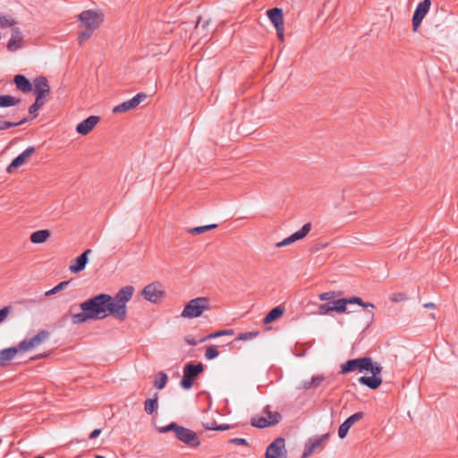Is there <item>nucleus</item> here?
Here are the masks:
<instances>
[{
	"label": "nucleus",
	"instance_id": "f8f14e48",
	"mask_svg": "<svg viewBox=\"0 0 458 458\" xmlns=\"http://www.w3.org/2000/svg\"><path fill=\"white\" fill-rule=\"evenodd\" d=\"M147 94L143 92H140L136 94L133 98L129 100H126L113 108V113L119 114L124 113L129 110L136 108L142 101L147 98Z\"/></svg>",
	"mask_w": 458,
	"mask_h": 458
},
{
	"label": "nucleus",
	"instance_id": "a211bd4d",
	"mask_svg": "<svg viewBox=\"0 0 458 458\" xmlns=\"http://www.w3.org/2000/svg\"><path fill=\"white\" fill-rule=\"evenodd\" d=\"M24 93L33 92L36 95L35 102L40 105L42 107L46 101L47 96L50 94V88H18Z\"/></svg>",
	"mask_w": 458,
	"mask_h": 458
},
{
	"label": "nucleus",
	"instance_id": "39448f33",
	"mask_svg": "<svg viewBox=\"0 0 458 458\" xmlns=\"http://www.w3.org/2000/svg\"><path fill=\"white\" fill-rule=\"evenodd\" d=\"M204 371V365L201 362H188L183 367V375L180 381V386L184 390H190L194 380Z\"/></svg>",
	"mask_w": 458,
	"mask_h": 458
},
{
	"label": "nucleus",
	"instance_id": "393cba45",
	"mask_svg": "<svg viewBox=\"0 0 458 458\" xmlns=\"http://www.w3.org/2000/svg\"><path fill=\"white\" fill-rule=\"evenodd\" d=\"M18 352L15 346H11L8 348H4L0 351V367L4 364V362L12 360L16 355Z\"/></svg>",
	"mask_w": 458,
	"mask_h": 458
},
{
	"label": "nucleus",
	"instance_id": "0e129e2a",
	"mask_svg": "<svg viewBox=\"0 0 458 458\" xmlns=\"http://www.w3.org/2000/svg\"><path fill=\"white\" fill-rule=\"evenodd\" d=\"M72 309H73V306L70 307L69 312H71Z\"/></svg>",
	"mask_w": 458,
	"mask_h": 458
},
{
	"label": "nucleus",
	"instance_id": "cd10ccee",
	"mask_svg": "<svg viewBox=\"0 0 458 458\" xmlns=\"http://www.w3.org/2000/svg\"><path fill=\"white\" fill-rule=\"evenodd\" d=\"M49 335L50 333L47 330L42 329L38 331L37 335L29 339L32 348L39 345L41 343L47 340Z\"/></svg>",
	"mask_w": 458,
	"mask_h": 458
},
{
	"label": "nucleus",
	"instance_id": "2eb2a0df",
	"mask_svg": "<svg viewBox=\"0 0 458 458\" xmlns=\"http://www.w3.org/2000/svg\"><path fill=\"white\" fill-rule=\"evenodd\" d=\"M364 412L363 411H358V412H355L354 414L351 415L350 417H348L340 426H339V428H338V437L341 438V439H344L347 434H348V431L349 429L352 427V425L360 420L361 419L364 418Z\"/></svg>",
	"mask_w": 458,
	"mask_h": 458
},
{
	"label": "nucleus",
	"instance_id": "864d4df0",
	"mask_svg": "<svg viewBox=\"0 0 458 458\" xmlns=\"http://www.w3.org/2000/svg\"><path fill=\"white\" fill-rule=\"evenodd\" d=\"M47 356H48L47 352H43V353H39V354H37V355L31 357L30 360H38L40 359L47 358Z\"/></svg>",
	"mask_w": 458,
	"mask_h": 458
},
{
	"label": "nucleus",
	"instance_id": "20e7f679",
	"mask_svg": "<svg viewBox=\"0 0 458 458\" xmlns=\"http://www.w3.org/2000/svg\"><path fill=\"white\" fill-rule=\"evenodd\" d=\"M211 307L209 304V299L206 297H197L189 301L181 313V317L185 318H195L202 315L205 310H210Z\"/></svg>",
	"mask_w": 458,
	"mask_h": 458
},
{
	"label": "nucleus",
	"instance_id": "412c9836",
	"mask_svg": "<svg viewBox=\"0 0 458 458\" xmlns=\"http://www.w3.org/2000/svg\"><path fill=\"white\" fill-rule=\"evenodd\" d=\"M358 382L360 385L365 386L371 390H376L381 386L383 379L382 377H377L376 375L362 376L358 379Z\"/></svg>",
	"mask_w": 458,
	"mask_h": 458
},
{
	"label": "nucleus",
	"instance_id": "8fccbe9b",
	"mask_svg": "<svg viewBox=\"0 0 458 458\" xmlns=\"http://www.w3.org/2000/svg\"><path fill=\"white\" fill-rule=\"evenodd\" d=\"M230 443L238 445H249L248 441L245 438H240V437L232 438L230 440Z\"/></svg>",
	"mask_w": 458,
	"mask_h": 458
},
{
	"label": "nucleus",
	"instance_id": "7c9ffc66",
	"mask_svg": "<svg viewBox=\"0 0 458 458\" xmlns=\"http://www.w3.org/2000/svg\"><path fill=\"white\" fill-rule=\"evenodd\" d=\"M344 300L346 301V306L348 304H358L359 306L367 309L371 308L375 309V305L371 302H364L363 300L360 297L358 296H352L350 298H344Z\"/></svg>",
	"mask_w": 458,
	"mask_h": 458
},
{
	"label": "nucleus",
	"instance_id": "c756f323",
	"mask_svg": "<svg viewBox=\"0 0 458 458\" xmlns=\"http://www.w3.org/2000/svg\"><path fill=\"white\" fill-rule=\"evenodd\" d=\"M250 424L252 427L258 428H265L267 427L272 426L269 420L266 417L262 416H254L250 420Z\"/></svg>",
	"mask_w": 458,
	"mask_h": 458
},
{
	"label": "nucleus",
	"instance_id": "58836bf2",
	"mask_svg": "<svg viewBox=\"0 0 458 458\" xmlns=\"http://www.w3.org/2000/svg\"><path fill=\"white\" fill-rule=\"evenodd\" d=\"M259 331H250V332H244V333H241L236 338L235 340L236 341H248V340H251L253 339L254 337H256L257 335H259Z\"/></svg>",
	"mask_w": 458,
	"mask_h": 458
},
{
	"label": "nucleus",
	"instance_id": "37998d69",
	"mask_svg": "<svg viewBox=\"0 0 458 458\" xmlns=\"http://www.w3.org/2000/svg\"><path fill=\"white\" fill-rule=\"evenodd\" d=\"M365 317H366V327L365 328H369L372 323L374 322V317H375V314L372 310H365Z\"/></svg>",
	"mask_w": 458,
	"mask_h": 458
},
{
	"label": "nucleus",
	"instance_id": "de8ad7c7",
	"mask_svg": "<svg viewBox=\"0 0 458 458\" xmlns=\"http://www.w3.org/2000/svg\"><path fill=\"white\" fill-rule=\"evenodd\" d=\"M311 388H314L313 385L311 383V379L310 380H304V381H302L300 384V386H297L298 390H309V389H311Z\"/></svg>",
	"mask_w": 458,
	"mask_h": 458
},
{
	"label": "nucleus",
	"instance_id": "6ab92c4d",
	"mask_svg": "<svg viewBox=\"0 0 458 458\" xmlns=\"http://www.w3.org/2000/svg\"><path fill=\"white\" fill-rule=\"evenodd\" d=\"M310 230H311L310 223H307V224L303 225L300 230L293 233L290 236L284 238V244H285L287 246V245H290V244L295 242L296 241L303 239L304 237H306V235L310 233Z\"/></svg>",
	"mask_w": 458,
	"mask_h": 458
},
{
	"label": "nucleus",
	"instance_id": "680f3d73",
	"mask_svg": "<svg viewBox=\"0 0 458 458\" xmlns=\"http://www.w3.org/2000/svg\"><path fill=\"white\" fill-rule=\"evenodd\" d=\"M199 23H200V18H199V20L197 21V24H196V27H198Z\"/></svg>",
	"mask_w": 458,
	"mask_h": 458
},
{
	"label": "nucleus",
	"instance_id": "69168bd1",
	"mask_svg": "<svg viewBox=\"0 0 458 458\" xmlns=\"http://www.w3.org/2000/svg\"><path fill=\"white\" fill-rule=\"evenodd\" d=\"M35 458H46V457H44V456H37Z\"/></svg>",
	"mask_w": 458,
	"mask_h": 458
},
{
	"label": "nucleus",
	"instance_id": "a878e982",
	"mask_svg": "<svg viewBox=\"0 0 458 458\" xmlns=\"http://www.w3.org/2000/svg\"><path fill=\"white\" fill-rule=\"evenodd\" d=\"M158 408V394L156 393L152 398L144 402V411L147 414L152 415Z\"/></svg>",
	"mask_w": 458,
	"mask_h": 458
},
{
	"label": "nucleus",
	"instance_id": "1a4fd4ad",
	"mask_svg": "<svg viewBox=\"0 0 458 458\" xmlns=\"http://www.w3.org/2000/svg\"><path fill=\"white\" fill-rule=\"evenodd\" d=\"M266 458H287L285 449V440L283 437H277L267 447Z\"/></svg>",
	"mask_w": 458,
	"mask_h": 458
},
{
	"label": "nucleus",
	"instance_id": "052dcab7",
	"mask_svg": "<svg viewBox=\"0 0 458 458\" xmlns=\"http://www.w3.org/2000/svg\"><path fill=\"white\" fill-rule=\"evenodd\" d=\"M434 306H435V304L433 302H428V303L424 304L425 308H433Z\"/></svg>",
	"mask_w": 458,
	"mask_h": 458
},
{
	"label": "nucleus",
	"instance_id": "09e8293b",
	"mask_svg": "<svg viewBox=\"0 0 458 458\" xmlns=\"http://www.w3.org/2000/svg\"><path fill=\"white\" fill-rule=\"evenodd\" d=\"M40 105L34 102L30 107H29V113L30 114H34L32 117L29 118V120H31L37 116V114H35L38 109H40Z\"/></svg>",
	"mask_w": 458,
	"mask_h": 458
},
{
	"label": "nucleus",
	"instance_id": "49530a36",
	"mask_svg": "<svg viewBox=\"0 0 458 458\" xmlns=\"http://www.w3.org/2000/svg\"><path fill=\"white\" fill-rule=\"evenodd\" d=\"M405 299L406 295L403 293H394L390 296V301L393 302L402 301H404Z\"/></svg>",
	"mask_w": 458,
	"mask_h": 458
},
{
	"label": "nucleus",
	"instance_id": "b1692460",
	"mask_svg": "<svg viewBox=\"0 0 458 458\" xmlns=\"http://www.w3.org/2000/svg\"><path fill=\"white\" fill-rule=\"evenodd\" d=\"M284 307L279 305L270 310L263 319V323L267 325L279 318L284 312Z\"/></svg>",
	"mask_w": 458,
	"mask_h": 458
},
{
	"label": "nucleus",
	"instance_id": "ddd939ff",
	"mask_svg": "<svg viewBox=\"0 0 458 458\" xmlns=\"http://www.w3.org/2000/svg\"><path fill=\"white\" fill-rule=\"evenodd\" d=\"M330 437L329 433L323 434L320 437L315 438H310L304 447V452L302 454V458H306L311 455L318 449L322 450L324 448V442L327 440Z\"/></svg>",
	"mask_w": 458,
	"mask_h": 458
},
{
	"label": "nucleus",
	"instance_id": "79ce46f5",
	"mask_svg": "<svg viewBox=\"0 0 458 458\" xmlns=\"http://www.w3.org/2000/svg\"><path fill=\"white\" fill-rule=\"evenodd\" d=\"M206 429H209V430H220V431H225L227 429H229L231 428L230 425L228 424H220V425H217L216 423H213L211 426H209L208 424L205 425L204 426Z\"/></svg>",
	"mask_w": 458,
	"mask_h": 458
},
{
	"label": "nucleus",
	"instance_id": "13d9d810",
	"mask_svg": "<svg viewBox=\"0 0 458 458\" xmlns=\"http://www.w3.org/2000/svg\"><path fill=\"white\" fill-rule=\"evenodd\" d=\"M267 89H274L275 88H264V89H263V90H262V98H265L268 97V95H267Z\"/></svg>",
	"mask_w": 458,
	"mask_h": 458
},
{
	"label": "nucleus",
	"instance_id": "603ef678",
	"mask_svg": "<svg viewBox=\"0 0 458 458\" xmlns=\"http://www.w3.org/2000/svg\"><path fill=\"white\" fill-rule=\"evenodd\" d=\"M101 433V429L100 428H95L89 436V439H94V438H97Z\"/></svg>",
	"mask_w": 458,
	"mask_h": 458
},
{
	"label": "nucleus",
	"instance_id": "4be33fe9",
	"mask_svg": "<svg viewBox=\"0 0 458 458\" xmlns=\"http://www.w3.org/2000/svg\"><path fill=\"white\" fill-rule=\"evenodd\" d=\"M22 35L19 28L12 29V37L7 44V48L10 51H15L21 47Z\"/></svg>",
	"mask_w": 458,
	"mask_h": 458
},
{
	"label": "nucleus",
	"instance_id": "aec40b11",
	"mask_svg": "<svg viewBox=\"0 0 458 458\" xmlns=\"http://www.w3.org/2000/svg\"><path fill=\"white\" fill-rule=\"evenodd\" d=\"M267 13L275 28L280 30V26L284 25V14L282 9L275 7L269 9Z\"/></svg>",
	"mask_w": 458,
	"mask_h": 458
},
{
	"label": "nucleus",
	"instance_id": "e2e57ef3",
	"mask_svg": "<svg viewBox=\"0 0 458 458\" xmlns=\"http://www.w3.org/2000/svg\"><path fill=\"white\" fill-rule=\"evenodd\" d=\"M430 317H431L432 318H435V315H434L433 313H432V314H430Z\"/></svg>",
	"mask_w": 458,
	"mask_h": 458
},
{
	"label": "nucleus",
	"instance_id": "f03ea898",
	"mask_svg": "<svg viewBox=\"0 0 458 458\" xmlns=\"http://www.w3.org/2000/svg\"><path fill=\"white\" fill-rule=\"evenodd\" d=\"M81 21V28L82 30L79 34L78 41L82 45L85 41L89 39L93 31L97 30L103 21L102 16L93 10H86L79 14Z\"/></svg>",
	"mask_w": 458,
	"mask_h": 458
},
{
	"label": "nucleus",
	"instance_id": "f704fd0d",
	"mask_svg": "<svg viewBox=\"0 0 458 458\" xmlns=\"http://www.w3.org/2000/svg\"><path fill=\"white\" fill-rule=\"evenodd\" d=\"M233 335V329H225V330H220V331H216L215 333H212L205 337H202L201 339H199V342H205L208 339H214V338H216V337H219V336H223V335Z\"/></svg>",
	"mask_w": 458,
	"mask_h": 458
},
{
	"label": "nucleus",
	"instance_id": "5701e85b",
	"mask_svg": "<svg viewBox=\"0 0 458 458\" xmlns=\"http://www.w3.org/2000/svg\"><path fill=\"white\" fill-rule=\"evenodd\" d=\"M50 235L51 233L47 229L38 230L30 234V240L32 243L35 244L44 243L50 237Z\"/></svg>",
	"mask_w": 458,
	"mask_h": 458
},
{
	"label": "nucleus",
	"instance_id": "c85d7f7f",
	"mask_svg": "<svg viewBox=\"0 0 458 458\" xmlns=\"http://www.w3.org/2000/svg\"><path fill=\"white\" fill-rule=\"evenodd\" d=\"M367 361H368V363L366 365L365 372L371 373V376L376 375L377 377H381L382 367L379 364L375 363L371 357H368Z\"/></svg>",
	"mask_w": 458,
	"mask_h": 458
},
{
	"label": "nucleus",
	"instance_id": "a18cd8bd",
	"mask_svg": "<svg viewBox=\"0 0 458 458\" xmlns=\"http://www.w3.org/2000/svg\"><path fill=\"white\" fill-rule=\"evenodd\" d=\"M325 380V377L323 375H316L311 377V383L314 388L318 387L321 383Z\"/></svg>",
	"mask_w": 458,
	"mask_h": 458
},
{
	"label": "nucleus",
	"instance_id": "e433bc0d",
	"mask_svg": "<svg viewBox=\"0 0 458 458\" xmlns=\"http://www.w3.org/2000/svg\"><path fill=\"white\" fill-rule=\"evenodd\" d=\"M70 284V281H62L58 284H56L55 287H53L51 290L47 291L46 293L47 296L53 295L57 293L60 291L64 290L68 284Z\"/></svg>",
	"mask_w": 458,
	"mask_h": 458
},
{
	"label": "nucleus",
	"instance_id": "bf43d9fd",
	"mask_svg": "<svg viewBox=\"0 0 458 458\" xmlns=\"http://www.w3.org/2000/svg\"><path fill=\"white\" fill-rule=\"evenodd\" d=\"M284 246H286V245L284 244V240L276 243V248H281V247H284Z\"/></svg>",
	"mask_w": 458,
	"mask_h": 458
},
{
	"label": "nucleus",
	"instance_id": "f257e3e1",
	"mask_svg": "<svg viewBox=\"0 0 458 458\" xmlns=\"http://www.w3.org/2000/svg\"><path fill=\"white\" fill-rule=\"evenodd\" d=\"M134 287H122L114 296L99 293L80 303L81 312L71 316L72 324H82L88 320L103 319L114 316L119 321L127 317L126 303L132 298Z\"/></svg>",
	"mask_w": 458,
	"mask_h": 458
},
{
	"label": "nucleus",
	"instance_id": "c03bdc74",
	"mask_svg": "<svg viewBox=\"0 0 458 458\" xmlns=\"http://www.w3.org/2000/svg\"><path fill=\"white\" fill-rule=\"evenodd\" d=\"M11 312V307L10 306H4L2 309H0V324L3 323L7 318L8 315Z\"/></svg>",
	"mask_w": 458,
	"mask_h": 458
},
{
	"label": "nucleus",
	"instance_id": "6e6552de",
	"mask_svg": "<svg viewBox=\"0 0 458 458\" xmlns=\"http://www.w3.org/2000/svg\"><path fill=\"white\" fill-rule=\"evenodd\" d=\"M331 312L337 313H350L346 308V301L344 298L329 301L318 307V313L319 315H327Z\"/></svg>",
	"mask_w": 458,
	"mask_h": 458
},
{
	"label": "nucleus",
	"instance_id": "5fc2aeb1",
	"mask_svg": "<svg viewBox=\"0 0 458 458\" xmlns=\"http://www.w3.org/2000/svg\"><path fill=\"white\" fill-rule=\"evenodd\" d=\"M276 34H277L278 38L281 41H284V25L280 26V30H278V29H276Z\"/></svg>",
	"mask_w": 458,
	"mask_h": 458
},
{
	"label": "nucleus",
	"instance_id": "338daca9",
	"mask_svg": "<svg viewBox=\"0 0 458 458\" xmlns=\"http://www.w3.org/2000/svg\"><path fill=\"white\" fill-rule=\"evenodd\" d=\"M1 15H2V14L0 13V16H1Z\"/></svg>",
	"mask_w": 458,
	"mask_h": 458
},
{
	"label": "nucleus",
	"instance_id": "dca6fc26",
	"mask_svg": "<svg viewBox=\"0 0 458 458\" xmlns=\"http://www.w3.org/2000/svg\"><path fill=\"white\" fill-rule=\"evenodd\" d=\"M35 152V147L30 146L27 148L22 153H21L19 156L13 159L11 164L7 166L6 172L9 174L13 173L14 170L22 165L25 163L26 159L31 157Z\"/></svg>",
	"mask_w": 458,
	"mask_h": 458
},
{
	"label": "nucleus",
	"instance_id": "f3484780",
	"mask_svg": "<svg viewBox=\"0 0 458 458\" xmlns=\"http://www.w3.org/2000/svg\"><path fill=\"white\" fill-rule=\"evenodd\" d=\"M100 117L98 115H90L79 123L76 126V131L80 135L89 134L93 128L99 123Z\"/></svg>",
	"mask_w": 458,
	"mask_h": 458
},
{
	"label": "nucleus",
	"instance_id": "c9c22d12",
	"mask_svg": "<svg viewBox=\"0 0 458 458\" xmlns=\"http://www.w3.org/2000/svg\"><path fill=\"white\" fill-rule=\"evenodd\" d=\"M341 294V292H335V291H329L322 293L318 295V299L320 301H333L335 297L339 296Z\"/></svg>",
	"mask_w": 458,
	"mask_h": 458
},
{
	"label": "nucleus",
	"instance_id": "423d86ee",
	"mask_svg": "<svg viewBox=\"0 0 458 458\" xmlns=\"http://www.w3.org/2000/svg\"><path fill=\"white\" fill-rule=\"evenodd\" d=\"M0 83L4 84V86L11 85L13 83L15 84V86H48V81L45 76H38L33 80V82H30V81L22 74L15 75L13 80L10 78L3 79L0 81Z\"/></svg>",
	"mask_w": 458,
	"mask_h": 458
},
{
	"label": "nucleus",
	"instance_id": "2f4dec72",
	"mask_svg": "<svg viewBox=\"0 0 458 458\" xmlns=\"http://www.w3.org/2000/svg\"><path fill=\"white\" fill-rule=\"evenodd\" d=\"M263 412L267 415V418L272 426L278 424L282 420V415L278 411H271L269 405L265 406Z\"/></svg>",
	"mask_w": 458,
	"mask_h": 458
},
{
	"label": "nucleus",
	"instance_id": "473e14b6",
	"mask_svg": "<svg viewBox=\"0 0 458 458\" xmlns=\"http://www.w3.org/2000/svg\"><path fill=\"white\" fill-rule=\"evenodd\" d=\"M167 380H168L167 375L165 372L160 371L156 375V377L154 380V386L156 388L161 390L165 386Z\"/></svg>",
	"mask_w": 458,
	"mask_h": 458
},
{
	"label": "nucleus",
	"instance_id": "0eeeda50",
	"mask_svg": "<svg viewBox=\"0 0 458 458\" xmlns=\"http://www.w3.org/2000/svg\"><path fill=\"white\" fill-rule=\"evenodd\" d=\"M142 297L151 302L158 303L165 297V292L163 285L156 281L147 284L141 291Z\"/></svg>",
	"mask_w": 458,
	"mask_h": 458
},
{
	"label": "nucleus",
	"instance_id": "3c124183",
	"mask_svg": "<svg viewBox=\"0 0 458 458\" xmlns=\"http://www.w3.org/2000/svg\"><path fill=\"white\" fill-rule=\"evenodd\" d=\"M185 342H186L189 345H191V346H195V345H197L199 343H200V342H199V341H196L192 335H186V336H185Z\"/></svg>",
	"mask_w": 458,
	"mask_h": 458
},
{
	"label": "nucleus",
	"instance_id": "6e6d98bb",
	"mask_svg": "<svg viewBox=\"0 0 458 458\" xmlns=\"http://www.w3.org/2000/svg\"><path fill=\"white\" fill-rule=\"evenodd\" d=\"M68 319V315H64L60 319H59V324L60 326L64 325Z\"/></svg>",
	"mask_w": 458,
	"mask_h": 458
},
{
	"label": "nucleus",
	"instance_id": "9d476101",
	"mask_svg": "<svg viewBox=\"0 0 458 458\" xmlns=\"http://www.w3.org/2000/svg\"><path fill=\"white\" fill-rule=\"evenodd\" d=\"M367 360L368 356L348 360L345 363L341 365L339 373L345 375L356 370H359L360 372H365L366 365L368 363Z\"/></svg>",
	"mask_w": 458,
	"mask_h": 458
},
{
	"label": "nucleus",
	"instance_id": "7ed1b4c3",
	"mask_svg": "<svg viewBox=\"0 0 458 458\" xmlns=\"http://www.w3.org/2000/svg\"><path fill=\"white\" fill-rule=\"evenodd\" d=\"M160 433H167L174 431L175 437L181 442L191 447H197L200 445V439L196 432L193 430L178 425L176 422H171L168 425L160 428Z\"/></svg>",
	"mask_w": 458,
	"mask_h": 458
},
{
	"label": "nucleus",
	"instance_id": "4d7b16f0",
	"mask_svg": "<svg viewBox=\"0 0 458 458\" xmlns=\"http://www.w3.org/2000/svg\"><path fill=\"white\" fill-rule=\"evenodd\" d=\"M68 319V315H64L60 319H59V324L60 326L64 325Z\"/></svg>",
	"mask_w": 458,
	"mask_h": 458
},
{
	"label": "nucleus",
	"instance_id": "a19ab883",
	"mask_svg": "<svg viewBox=\"0 0 458 458\" xmlns=\"http://www.w3.org/2000/svg\"><path fill=\"white\" fill-rule=\"evenodd\" d=\"M15 348L17 349L18 352H28L29 350L33 349L29 339H24V340L21 341L15 346Z\"/></svg>",
	"mask_w": 458,
	"mask_h": 458
},
{
	"label": "nucleus",
	"instance_id": "4468645a",
	"mask_svg": "<svg viewBox=\"0 0 458 458\" xmlns=\"http://www.w3.org/2000/svg\"><path fill=\"white\" fill-rule=\"evenodd\" d=\"M92 252L90 249L85 250L81 255L71 261L69 270L73 274L83 271L89 262V255Z\"/></svg>",
	"mask_w": 458,
	"mask_h": 458
},
{
	"label": "nucleus",
	"instance_id": "bb28decb",
	"mask_svg": "<svg viewBox=\"0 0 458 458\" xmlns=\"http://www.w3.org/2000/svg\"><path fill=\"white\" fill-rule=\"evenodd\" d=\"M21 103V98L11 96V95H1L0 96V107H11Z\"/></svg>",
	"mask_w": 458,
	"mask_h": 458
},
{
	"label": "nucleus",
	"instance_id": "9b49d317",
	"mask_svg": "<svg viewBox=\"0 0 458 458\" xmlns=\"http://www.w3.org/2000/svg\"><path fill=\"white\" fill-rule=\"evenodd\" d=\"M430 6V0H423L422 2L419 3V4L416 6L411 19L412 28L414 31H416L420 26L424 17L429 11Z\"/></svg>",
	"mask_w": 458,
	"mask_h": 458
},
{
	"label": "nucleus",
	"instance_id": "72a5a7b5",
	"mask_svg": "<svg viewBox=\"0 0 458 458\" xmlns=\"http://www.w3.org/2000/svg\"><path fill=\"white\" fill-rule=\"evenodd\" d=\"M216 227H217L216 224H211V225H202V226H196V227H192V228L189 229L188 233L192 235H197V234L203 233L207 231L215 229Z\"/></svg>",
	"mask_w": 458,
	"mask_h": 458
},
{
	"label": "nucleus",
	"instance_id": "ea45409f",
	"mask_svg": "<svg viewBox=\"0 0 458 458\" xmlns=\"http://www.w3.org/2000/svg\"><path fill=\"white\" fill-rule=\"evenodd\" d=\"M219 355L216 346L209 345L206 349L205 357L208 360L216 359Z\"/></svg>",
	"mask_w": 458,
	"mask_h": 458
},
{
	"label": "nucleus",
	"instance_id": "4c0bfd02",
	"mask_svg": "<svg viewBox=\"0 0 458 458\" xmlns=\"http://www.w3.org/2000/svg\"><path fill=\"white\" fill-rule=\"evenodd\" d=\"M16 24V21L10 16L7 15H1L0 16V27L1 28H7V27H13Z\"/></svg>",
	"mask_w": 458,
	"mask_h": 458
}]
</instances>
